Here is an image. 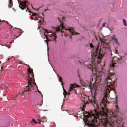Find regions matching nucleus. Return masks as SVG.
Instances as JSON below:
<instances>
[{"mask_svg":"<svg viewBox=\"0 0 127 127\" xmlns=\"http://www.w3.org/2000/svg\"><path fill=\"white\" fill-rule=\"evenodd\" d=\"M80 99L84 102L82 111L85 110L86 105L89 103L94 107V110L90 113L85 112L83 113L84 123L89 127H124V115L120 112L118 104L115 105L114 112L106 107L109 104L107 95L104 96L100 105L94 96H87L82 94Z\"/></svg>","mask_w":127,"mask_h":127,"instance_id":"nucleus-1","label":"nucleus"},{"mask_svg":"<svg viewBox=\"0 0 127 127\" xmlns=\"http://www.w3.org/2000/svg\"><path fill=\"white\" fill-rule=\"evenodd\" d=\"M90 47L93 49L91 53L92 58L88 61L81 62L78 61V62L80 64H84L85 66H86L88 69L91 70L93 74H95L96 77L95 78L94 84L92 83L94 80L93 78H90V81L80 79V82L83 87L89 88L90 90H94V89L96 91L98 85H100L101 83L102 77L105 75L104 69H103V66H105V64H104L103 65H102L100 63H101L103 56L105 55L106 52L104 51L99 45H97L96 47H94L93 44L90 43Z\"/></svg>","mask_w":127,"mask_h":127,"instance_id":"nucleus-2","label":"nucleus"},{"mask_svg":"<svg viewBox=\"0 0 127 127\" xmlns=\"http://www.w3.org/2000/svg\"><path fill=\"white\" fill-rule=\"evenodd\" d=\"M58 20L61 23L60 26L57 28L53 27L52 31H49L48 30L45 29L44 35L46 36V38L47 40H45V42L47 44V45H48V41H54L55 39H56V32H58V31H61L62 33H63V31L61 30H69V32L71 33V35H77V34H79V33H77L74 30L72 29L70 27H68V28H66L65 25L64 24V21L65 20V17L62 16V19L58 18Z\"/></svg>","mask_w":127,"mask_h":127,"instance_id":"nucleus-3","label":"nucleus"},{"mask_svg":"<svg viewBox=\"0 0 127 127\" xmlns=\"http://www.w3.org/2000/svg\"><path fill=\"white\" fill-rule=\"evenodd\" d=\"M122 63V58H118L117 56H114L112 58V61L110 64V68H109V73L107 74V77L105 78V85H106V87L105 88V91H106V93L112 90L113 91H115V89L111 88V85L112 83V77L114 76L113 73H111L110 71L112 70H114V68H115V65L117 64H121Z\"/></svg>","mask_w":127,"mask_h":127,"instance_id":"nucleus-4","label":"nucleus"},{"mask_svg":"<svg viewBox=\"0 0 127 127\" xmlns=\"http://www.w3.org/2000/svg\"><path fill=\"white\" fill-rule=\"evenodd\" d=\"M28 77L29 79L28 81V85L25 88L24 92H32V91H34V87H33V85H32V81L33 82L34 85L36 86V83H35V80H34V74L33 73V70L31 68H29L28 69Z\"/></svg>","mask_w":127,"mask_h":127,"instance_id":"nucleus-5","label":"nucleus"},{"mask_svg":"<svg viewBox=\"0 0 127 127\" xmlns=\"http://www.w3.org/2000/svg\"><path fill=\"white\" fill-rule=\"evenodd\" d=\"M19 7L22 9V10H23L24 9H26V10H27V5H26V2H22L20 1V4L19 5Z\"/></svg>","mask_w":127,"mask_h":127,"instance_id":"nucleus-6","label":"nucleus"},{"mask_svg":"<svg viewBox=\"0 0 127 127\" xmlns=\"http://www.w3.org/2000/svg\"><path fill=\"white\" fill-rule=\"evenodd\" d=\"M37 120L39 122V124H41V123L46 122V118L45 117H40V115H37Z\"/></svg>","mask_w":127,"mask_h":127,"instance_id":"nucleus-7","label":"nucleus"},{"mask_svg":"<svg viewBox=\"0 0 127 127\" xmlns=\"http://www.w3.org/2000/svg\"><path fill=\"white\" fill-rule=\"evenodd\" d=\"M111 40L112 41H114L115 43H116L117 45H120V43H119V41L118 40V39L117 38V37H116L115 35H113L111 37Z\"/></svg>","mask_w":127,"mask_h":127,"instance_id":"nucleus-8","label":"nucleus"},{"mask_svg":"<svg viewBox=\"0 0 127 127\" xmlns=\"http://www.w3.org/2000/svg\"><path fill=\"white\" fill-rule=\"evenodd\" d=\"M78 87H80L79 86H78L77 84H71L70 86V88L69 89V92H71V91L73 89H75V88H78Z\"/></svg>","mask_w":127,"mask_h":127,"instance_id":"nucleus-9","label":"nucleus"},{"mask_svg":"<svg viewBox=\"0 0 127 127\" xmlns=\"http://www.w3.org/2000/svg\"><path fill=\"white\" fill-rule=\"evenodd\" d=\"M64 98L66 99V100H68L67 96L70 95V92H67L65 89H64Z\"/></svg>","mask_w":127,"mask_h":127,"instance_id":"nucleus-10","label":"nucleus"},{"mask_svg":"<svg viewBox=\"0 0 127 127\" xmlns=\"http://www.w3.org/2000/svg\"><path fill=\"white\" fill-rule=\"evenodd\" d=\"M32 19H34V20H38V16H37V14H34L32 17Z\"/></svg>","mask_w":127,"mask_h":127,"instance_id":"nucleus-11","label":"nucleus"},{"mask_svg":"<svg viewBox=\"0 0 127 127\" xmlns=\"http://www.w3.org/2000/svg\"><path fill=\"white\" fill-rule=\"evenodd\" d=\"M12 5H13L12 3V0H9V6L10 7V8H11V7H12Z\"/></svg>","mask_w":127,"mask_h":127,"instance_id":"nucleus-12","label":"nucleus"},{"mask_svg":"<svg viewBox=\"0 0 127 127\" xmlns=\"http://www.w3.org/2000/svg\"><path fill=\"white\" fill-rule=\"evenodd\" d=\"M99 40H100V41H101L102 44H105V43H106V40L101 38L99 37Z\"/></svg>","mask_w":127,"mask_h":127,"instance_id":"nucleus-13","label":"nucleus"},{"mask_svg":"<svg viewBox=\"0 0 127 127\" xmlns=\"http://www.w3.org/2000/svg\"><path fill=\"white\" fill-rule=\"evenodd\" d=\"M123 24L124 26H127V23H126V20H125V19L123 20Z\"/></svg>","mask_w":127,"mask_h":127,"instance_id":"nucleus-14","label":"nucleus"},{"mask_svg":"<svg viewBox=\"0 0 127 127\" xmlns=\"http://www.w3.org/2000/svg\"><path fill=\"white\" fill-rule=\"evenodd\" d=\"M18 95H20L21 96H23V95H24V92H22L21 93H19L18 94Z\"/></svg>","mask_w":127,"mask_h":127,"instance_id":"nucleus-15","label":"nucleus"},{"mask_svg":"<svg viewBox=\"0 0 127 127\" xmlns=\"http://www.w3.org/2000/svg\"><path fill=\"white\" fill-rule=\"evenodd\" d=\"M36 86L37 87V91H38V93H39V94H41V95H42V93H41V92H40L39 91V90H38V87H37V85L36 84Z\"/></svg>","mask_w":127,"mask_h":127,"instance_id":"nucleus-16","label":"nucleus"},{"mask_svg":"<svg viewBox=\"0 0 127 127\" xmlns=\"http://www.w3.org/2000/svg\"><path fill=\"white\" fill-rule=\"evenodd\" d=\"M0 24L1 25V22H3V23L6 22V21H5V20L2 21L1 19H0Z\"/></svg>","mask_w":127,"mask_h":127,"instance_id":"nucleus-17","label":"nucleus"},{"mask_svg":"<svg viewBox=\"0 0 127 127\" xmlns=\"http://www.w3.org/2000/svg\"><path fill=\"white\" fill-rule=\"evenodd\" d=\"M59 81L61 83H62V84H64V83L62 82V78H61V77H59Z\"/></svg>","mask_w":127,"mask_h":127,"instance_id":"nucleus-18","label":"nucleus"},{"mask_svg":"<svg viewBox=\"0 0 127 127\" xmlns=\"http://www.w3.org/2000/svg\"><path fill=\"white\" fill-rule=\"evenodd\" d=\"M42 104H43V100H42L40 104H39V107H41L42 105Z\"/></svg>","mask_w":127,"mask_h":127,"instance_id":"nucleus-19","label":"nucleus"},{"mask_svg":"<svg viewBox=\"0 0 127 127\" xmlns=\"http://www.w3.org/2000/svg\"><path fill=\"white\" fill-rule=\"evenodd\" d=\"M68 114H69V115H72L73 114V112L72 111H69L68 112Z\"/></svg>","mask_w":127,"mask_h":127,"instance_id":"nucleus-20","label":"nucleus"},{"mask_svg":"<svg viewBox=\"0 0 127 127\" xmlns=\"http://www.w3.org/2000/svg\"><path fill=\"white\" fill-rule=\"evenodd\" d=\"M32 122H33V123H35V122H36L35 119H33L32 120Z\"/></svg>","mask_w":127,"mask_h":127,"instance_id":"nucleus-21","label":"nucleus"},{"mask_svg":"<svg viewBox=\"0 0 127 127\" xmlns=\"http://www.w3.org/2000/svg\"><path fill=\"white\" fill-rule=\"evenodd\" d=\"M19 64H22V61H19Z\"/></svg>","mask_w":127,"mask_h":127,"instance_id":"nucleus-22","label":"nucleus"},{"mask_svg":"<svg viewBox=\"0 0 127 127\" xmlns=\"http://www.w3.org/2000/svg\"><path fill=\"white\" fill-rule=\"evenodd\" d=\"M106 24V23H103V24H102V27H105V25Z\"/></svg>","mask_w":127,"mask_h":127,"instance_id":"nucleus-23","label":"nucleus"},{"mask_svg":"<svg viewBox=\"0 0 127 127\" xmlns=\"http://www.w3.org/2000/svg\"><path fill=\"white\" fill-rule=\"evenodd\" d=\"M115 53L118 54V51L116 49H115Z\"/></svg>","mask_w":127,"mask_h":127,"instance_id":"nucleus-24","label":"nucleus"},{"mask_svg":"<svg viewBox=\"0 0 127 127\" xmlns=\"http://www.w3.org/2000/svg\"><path fill=\"white\" fill-rule=\"evenodd\" d=\"M34 124H39L37 121H35Z\"/></svg>","mask_w":127,"mask_h":127,"instance_id":"nucleus-25","label":"nucleus"},{"mask_svg":"<svg viewBox=\"0 0 127 127\" xmlns=\"http://www.w3.org/2000/svg\"><path fill=\"white\" fill-rule=\"evenodd\" d=\"M9 26H10L11 28H13V26H12L11 25L9 24Z\"/></svg>","mask_w":127,"mask_h":127,"instance_id":"nucleus-26","label":"nucleus"},{"mask_svg":"<svg viewBox=\"0 0 127 127\" xmlns=\"http://www.w3.org/2000/svg\"><path fill=\"white\" fill-rule=\"evenodd\" d=\"M95 38H96V40H98V38H97V36L95 35Z\"/></svg>","mask_w":127,"mask_h":127,"instance_id":"nucleus-27","label":"nucleus"},{"mask_svg":"<svg viewBox=\"0 0 127 127\" xmlns=\"http://www.w3.org/2000/svg\"><path fill=\"white\" fill-rule=\"evenodd\" d=\"M21 34H22V31L21 30V34L19 36H20V35H21Z\"/></svg>","mask_w":127,"mask_h":127,"instance_id":"nucleus-28","label":"nucleus"},{"mask_svg":"<svg viewBox=\"0 0 127 127\" xmlns=\"http://www.w3.org/2000/svg\"><path fill=\"white\" fill-rule=\"evenodd\" d=\"M14 100H16V97L14 98Z\"/></svg>","mask_w":127,"mask_h":127,"instance_id":"nucleus-29","label":"nucleus"},{"mask_svg":"<svg viewBox=\"0 0 127 127\" xmlns=\"http://www.w3.org/2000/svg\"><path fill=\"white\" fill-rule=\"evenodd\" d=\"M7 47H8V48H10V47H9L8 46H7Z\"/></svg>","mask_w":127,"mask_h":127,"instance_id":"nucleus-30","label":"nucleus"},{"mask_svg":"<svg viewBox=\"0 0 127 127\" xmlns=\"http://www.w3.org/2000/svg\"><path fill=\"white\" fill-rule=\"evenodd\" d=\"M7 23L8 24H9V23H8V22H7Z\"/></svg>","mask_w":127,"mask_h":127,"instance_id":"nucleus-31","label":"nucleus"},{"mask_svg":"<svg viewBox=\"0 0 127 127\" xmlns=\"http://www.w3.org/2000/svg\"><path fill=\"white\" fill-rule=\"evenodd\" d=\"M75 93L76 94H77V92H76V91H75Z\"/></svg>","mask_w":127,"mask_h":127,"instance_id":"nucleus-32","label":"nucleus"},{"mask_svg":"<svg viewBox=\"0 0 127 127\" xmlns=\"http://www.w3.org/2000/svg\"><path fill=\"white\" fill-rule=\"evenodd\" d=\"M46 10H47V9L45 10V11H46Z\"/></svg>","mask_w":127,"mask_h":127,"instance_id":"nucleus-33","label":"nucleus"},{"mask_svg":"<svg viewBox=\"0 0 127 127\" xmlns=\"http://www.w3.org/2000/svg\"><path fill=\"white\" fill-rule=\"evenodd\" d=\"M43 126V127H44V125H42Z\"/></svg>","mask_w":127,"mask_h":127,"instance_id":"nucleus-34","label":"nucleus"},{"mask_svg":"<svg viewBox=\"0 0 127 127\" xmlns=\"http://www.w3.org/2000/svg\"><path fill=\"white\" fill-rule=\"evenodd\" d=\"M18 37H16V38H17Z\"/></svg>","mask_w":127,"mask_h":127,"instance_id":"nucleus-35","label":"nucleus"}]
</instances>
